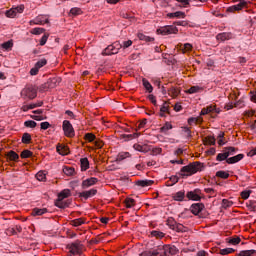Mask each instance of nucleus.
Instances as JSON below:
<instances>
[{"label": "nucleus", "mask_w": 256, "mask_h": 256, "mask_svg": "<svg viewBox=\"0 0 256 256\" xmlns=\"http://www.w3.org/2000/svg\"><path fill=\"white\" fill-rule=\"evenodd\" d=\"M205 169V164L201 162H192L180 170L181 177H191V175H195V173H199Z\"/></svg>", "instance_id": "1"}, {"label": "nucleus", "mask_w": 256, "mask_h": 256, "mask_svg": "<svg viewBox=\"0 0 256 256\" xmlns=\"http://www.w3.org/2000/svg\"><path fill=\"white\" fill-rule=\"evenodd\" d=\"M68 197H71V190L64 189L58 194V199L55 201V206L59 209H67L69 207L70 202L64 201Z\"/></svg>", "instance_id": "2"}, {"label": "nucleus", "mask_w": 256, "mask_h": 256, "mask_svg": "<svg viewBox=\"0 0 256 256\" xmlns=\"http://www.w3.org/2000/svg\"><path fill=\"white\" fill-rule=\"evenodd\" d=\"M23 99L33 100L37 97V86L33 84H27L20 93Z\"/></svg>", "instance_id": "3"}, {"label": "nucleus", "mask_w": 256, "mask_h": 256, "mask_svg": "<svg viewBox=\"0 0 256 256\" xmlns=\"http://www.w3.org/2000/svg\"><path fill=\"white\" fill-rule=\"evenodd\" d=\"M172 249L173 248L171 246H161L152 252L142 253L141 256H169V253H171Z\"/></svg>", "instance_id": "4"}, {"label": "nucleus", "mask_w": 256, "mask_h": 256, "mask_svg": "<svg viewBox=\"0 0 256 256\" xmlns=\"http://www.w3.org/2000/svg\"><path fill=\"white\" fill-rule=\"evenodd\" d=\"M121 43L119 41H116L112 43L111 45H108L103 51V56H111V55H117L119 53V50L121 49Z\"/></svg>", "instance_id": "5"}, {"label": "nucleus", "mask_w": 256, "mask_h": 256, "mask_svg": "<svg viewBox=\"0 0 256 256\" xmlns=\"http://www.w3.org/2000/svg\"><path fill=\"white\" fill-rule=\"evenodd\" d=\"M67 249L72 255H79L81 254V249H83V244H81V241L76 240L74 243L68 244Z\"/></svg>", "instance_id": "6"}, {"label": "nucleus", "mask_w": 256, "mask_h": 256, "mask_svg": "<svg viewBox=\"0 0 256 256\" xmlns=\"http://www.w3.org/2000/svg\"><path fill=\"white\" fill-rule=\"evenodd\" d=\"M178 32H179V29H177V27L173 25L164 26L157 30V33H159L160 35H173V34L175 35Z\"/></svg>", "instance_id": "7"}, {"label": "nucleus", "mask_w": 256, "mask_h": 256, "mask_svg": "<svg viewBox=\"0 0 256 256\" xmlns=\"http://www.w3.org/2000/svg\"><path fill=\"white\" fill-rule=\"evenodd\" d=\"M23 11H25V6L20 5V6L12 7L11 9L7 10L5 12V15L9 19H14V17H17V13H23Z\"/></svg>", "instance_id": "8"}, {"label": "nucleus", "mask_w": 256, "mask_h": 256, "mask_svg": "<svg viewBox=\"0 0 256 256\" xmlns=\"http://www.w3.org/2000/svg\"><path fill=\"white\" fill-rule=\"evenodd\" d=\"M62 129L66 137H75V130L73 129V125L70 121L64 120L62 124Z\"/></svg>", "instance_id": "9"}, {"label": "nucleus", "mask_w": 256, "mask_h": 256, "mask_svg": "<svg viewBox=\"0 0 256 256\" xmlns=\"http://www.w3.org/2000/svg\"><path fill=\"white\" fill-rule=\"evenodd\" d=\"M201 189L196 188L193 191H188L186 194L187 199L190 201H200L201 200Z\"/></svg>", "instance_id": "10"}, {"label": "nucleus", "mask_w": 256, "mask_h": 256, "mask_svg": "<svg viewBox=\"0 0 256 256\" xmlns=\"http://www.w3.org/2000/svg\"><path fill=\"white\" fill-rule=\"evenodd\" d=\"M95 195H97V189H90L88 191H83L78 193V197L80 199H85L86 201L90 197H95Z\"/></svg>", "instance_id": "11"}, {"label": "nucleus", "mask_w": 256, "mask_h": 256, "mask_svg": "<svg viewBox=\"0 0 256 256\" xmlns=\"http://www.w3.org/2000/svg\"><path fill=\"white\" fill-rule=\"evenodd\" d=\"M203 209H205V204L203 203H194L190 206V211L193 215H199Z\"/></svg>", "instance_id": "12"}, {"label": "nucleus", "mask_w": 256, "mask_h": 256, "mask_svg": "<svg viewBox=\"0 0 256 256\" xmlns=\"http://www.w3.org/2000/svg\"><path fill=\"white\" fill-rule=\"evenodd\" d=\"M243 7H247V1H241L239 4L230 6L227 8V11L229 13H235V11H241Z\"/></svg>", "instance_id": "13"}, {"label": "nucleus", "mask_w": 256, "mask_h": 256, "mask_svg": "<svg viewBox=\"0 0 256 256\" xmlns=\"http://www.w3.org/2000/svg\"><path fill=\"white\" fill-rule=\"evenodd\" d=\"M99 181V179L95 177L88 178L82 182V189H89V187H93Z\"/></svg>", "instance_id": "14"}, {"label": "nucleus", "mask_w": 256, "mask_h": 256, "mask_svg": "<svg viewBox=\"0 0 256 256\" xmlns=\"http://www.w3.org/2000/svg\"><path fill=\"white\" fill-rule=\"evenodd\" d=\"M217 41H229V39H233V34L230 32H223L216 35Z\"/></svg>", "instance_id": "15"}, {"label": "nucleus", "mask_w": 256, "mask_h": 256, "mask_svg": "<svg viewBox=\"0 0 256 256\" xmlns=\"http://www.w3.org/2000/svg\"><path fill=\"white\" fill-rule=\"evenodd\" d=\"M244 157H245L244 154H238L236 156L228 158L226 160V163H228V165H233L235 163H239V161H241Z\"/></svg>", "instance_id": "16"}, {"label": "nucleus", "mask_w": 256, "mask_h": 256, "mask_svg": "<svg viewBox=\"0 0 256 256\" xmlns=\"http://www.w3.org/2000/svg\"><path fill=\"white\" fill-rule=\"evenodd\" d=\"M47 213V208H34L32 209L31 215L33 217H41V215H45Z\"/></svg>", "instance_id": "17"}, {"label": "nucleus", "mask_w": 256, "mask_h": 256, "mask_svg": "<svg viewBox=\"0 0 256 256\" xmlns=\"http://www.w3.org/2000/svg\"><path fill=\"white\" fill-rule=\"evenodd\" d=\"M50 89H55L61 83V78H50L47 80Z\"/></svg>", "instance_id": "18"}, {"label": "nucleus", "mask_w": 256, "mask_h": 256, "mask_svg": "<svg viewBox=\"0 0 256 256\" xmlns=\"http://www.w3.org/2000/svg\"><path fill=\"white\" fill-rule=\"evenodd\" d=\"M168 17L169 19H173V18H177V19H185L186 15L185 12H181V11H176L173 13H168Z\"/></svg>", "instance_id": "19"}, {"label": "nucleus", "mask_w": 256, "mask_h": 256, "mask_svg": "<svg viewBox=\"0 0 256 256\" xmlns=\"http://www.w3.org/2000/svg\"><path fill=\"white\" fill-rule=\"evenodd\" d=\"M154 181L153 180H138L136 181V185L138 187H151L153 185Z\"/></svg>", "instance_id": "20"}, {"label": "nucleus", "mask_w": 256, "mask_h": 256, "mask_svg": "<svg viewBox=\"0 0 256 256\" xmlns=\"http://www.w3.org/2000/svg\"><path fill=\"white\" fill-rule=\"evenodd\" d=\"M174 201H183L185 199V192L184 190L178 191L172 195Z\"/></svg>", "instance_id": "21"}, {"label": "nucleus", "mask_w": 256, "mask_h": 256, "mask_svg": "<svg viewBox=\"0 0 256 256\" xmlns=\"http://www.w3.org/2000/svg\"><path fill=\"white\" fill-rule=\"evenodd\" d=\"M203 91V87L200 86H192L188 90H186V93L189 95H193L194 93H201Z\"/></svg>", "instance_id": "22"}, {"label": "nucleus", "mask_w": 256, "mask_h": 256, "mask_svg": "<svg viewBox=\"0 0 256 256\" xmlns=\"http://www.w3.org/2000/svg\"><path fill=\"white\" fill-rule=\"evenodd\" d=\"M166 225L169 227V229H171L172 231L175 230V227L177 226V221L174 220L173 217H169L167 220H166Z\"/></svg>", "instance_id": "23"}, {"label": "nucleus", "mask_w": 256, "mask_h": 256, "mask_svg": "<svg viewBox=\"0 0 256 256\" xmlns=\"http://www.w3.org/2000/svg\"><path fill=\"white\" fill-rule=\"evenodd\" d=\"M177 183H179V177L171 176L169 181L166 182V187H173V185H177Z\"/></svg>", "instance_id": "24"}, {"label": "nucleus", "mask_w": 256, "mask_h": 256, "mask_svg": "<svg viewBox=\"0 0 256 256\" xmlns=\"http://www.w3.org/2000/svg\"><path fill=\"white\" fill-rule=\"evenodd\" d=\"M165 113H169V102H164L160 108V117H165Z\"/></svg>", "instance_id": "25"}, {"label": "nucleus", "mask_w": 256, "mask_h": 256, "mask_svg": "<svg viewBox=\"0 0 256 256\" xmlns=\"http://www.w3.org/2000/svg\"><path fill=\"white\" fill-rule=\"evenodd\" d=\"M80 165H81V171H87V169H89V159L81 158Z\"/></svg>", "instance_id": "26"}, {"label": "nucleus", "mask_w": 256, "mask_h": 256, "mask_svg": "<svg viewBox=\"0 0 256 256\" xmlns=\"http://www.w3.org/2000/svg\"><path fill=\"white\" fill-rule=\"evenodd\" d=\"M142 83H143V87H145V89H146V91H148V93H153V86L151 85L149 80L143 78Z\"/></svg>", "instance_id": "27"}, {"label": "nucleus", "mask_w": 256, "mask_h": 256, "mask_svg": "<svg viewBox=\"0 0 256 256\" xmlns=\"http://www.w3.org/2000/svg\"><path fill=\"white\" fill-rule=\"evenodd\" d=\"M173 129V125H171L170 122H166L164 126L160 128V133H164V135H167V131H171Z\"/></svg>", "instance_id": "28"}, {"label": "nucleus", "mask_w": 256, "mask_h": 256, "mask_svg": "<svg viewBox=\"0 0 256 256\" xmlns=\"http://www.w3.org/2000/svg\"><path fill=\"white\" fill-rule=\"evenodd\" d=\"M191 49H193L191 43L180 44V51H182V53H188Z\"/></svg>", "instance_id": "29"}, {"label": "nucleus", "mask_w": 256, "mask_h": 256, "mask_svg": "<svg viewBox=\"0 0 256 256\" xmlns=\"http://www.w3.org/2000/svg\"><path fill=\"white\" fill-rule=\"evenodd\" d=\"M7 157L10 161H19V154L11 150L7 153Z\"/></svg>", "instance_id": "30"}, {"label": "nucleus", "mask_w": 256, "mask_h": 256, "mask_svg": "<svg viewBox=\"0 0 256 256\" xmlns=\"http://www.w3.org/2000/svg\"><path fill=\"white\" fill-rule=\"evenodd\" d=\"M56 149L59 155H69V148L67 146H57Z\"/></svg>", "instance_id": "31"}, {"label": "nucleus", "mask_w": 256, "mask_h": 256, "mask_svg": "<svg viewBox=\"0 0 256 256\" xmlns=\"http://www.w3.org/2000/svg\"><path fill=\"white\" fill-rule=\"evenodd\" d=\"M70 223L73 227H81V225H84L85 219L83 218L74 219Z\"/></svg>", "instance_id": "32"}, {"label": "nucleus", "mask_w": 256, "mask_h": 256, "mask_svg": "<svg viewBox=\"0 0 256 256\" xmlns=\"http://www.w3.org/2000/svg\"><path fill=\"white\" fill-rule=\"evenodd\" d=\"M138 39H140V41H145L146 43H151V41H155L154 38H151L149 36H146L143 33H139L138 34Z\"/></svg>", "instance_id": "33"}, {"label": "nucleus", "mask_w": 256, "mask_h": 256, "mask_svg": "<svg viewBox=\"0 0 256 256\" xmlns=\"http://www.w3.org/2000/svg\"><path fill=\"white\" fill-rule=\"evenodd\" d=\"M174 231H176L177 233H185V231H187V227L177 222Z\"/></svg>", "instance_id": "34"}, {"label": "nucleus", "mask_w": 256, "mask_h": 256, "mask_svg": "<svg viewBox=\"0 0 256 256\" xmlns=\"http://www.w3.org/2000/svg\"><path fill=\"white\" fill-rule=\"evenodd\" d=\"M179 93H181V91H179V89L175 88V87H171L168 90V95H170L171 97H173V99H175V97H177L179 95Z\"/></svg>", "instance_id": "35"}, {"label": "nucleus", "mask_w": 256, "mask_h": 256, "mask_svg": "<svg viewBox=\"0 0 256 256\" xmlns=\"http://www.w3.org/2000/svg\"><path fill=\"white\" fill-rule=\"evenodd\" d=\"M63 173L68 175V177H71V175H75V168L66 166L63 169Z\"/></svg>", "instance_id": "36"}, {"label": "nucleus", "mask_w": 256, "mask_h": 256, "mask_svg": "<svg viewBox=\"0 0 256 256\" xmlns=\"http://www.w3.org/2000/svg\"><path fill=\"white\" fill-rule=\"evenodd\" d=\"M229 159V154L224 150V153H219L216 157V161H227Z\"/></svg>", "instance_id": "37"}, {"label": "nucleus", "mask_w": 256, "mask_h": 256, "mask_svg": "<svg viewBox=\"0 0 256 256\" xmlns=\"http://www.w3.org/2000/svg\"><path fill=\"white\" fill-rule=\"evenodd\" d=\"M224 151L226 152V154L228 155V157H231V155H235V153H237L238 149L235 147H226L224 148Z\"/></svg>", "instance_id": "38"}, {"label": "nucleus", "mask_w": 256, "mask_h": 256, "mask_svg": "<svg viewBox=\"0 0 256 256\" xmlns=\"http://www.w3.org/2000/svg\"><path fill=\"white\" fill-rule=\"evenodd\" d=\"M45 23H49V20H41V18L37 17L35 20L30 21V25H45Z\"/></svg>", "instance_id": "39"}, {"label": "nucleus", "mask_w": 256, "mask_h": 256, "mask_svg": "<svg viewBox=\"0 0 256 256\" xmlns=\"http://www.w3.org/2000/svg\"><path fill=\"white\" fill-rule=\"evenodd\" d=\"M122 137L125 141H131L132 139H137V137H139V133L124 134Z\"/></svg>", "instance_id": "40"}, {"label": "nucleus", "mask_w": 256, "mask_h": 256, "mask_svg": "<svg viewBox=\"0 0 256 256\" xmlns=\"http://www.w3.org/2000/svg\"><path fill=\"white\" fill-rule=\"evenodd\" d=\"M124 203L127 209H131L132 207H135V199L133 198H126Z\"/></svg>", "instance_id": "41"}, {"label": "nucleus", "mask_w": 256, "mask_h": 256, "mask_svg": "<svg viewBox=\"0 0 256 256\" xmlns=\"http://www.w3.org/2000/svg\"><path fill=\"white\" fill-rule=\"evenodd\" d=\"M216 177H220V179H229V172L220 170L216 172Z\"/></svg>", "instance_id": "42"}, {"label": "nucleus", "mask_w": 256, "mask_h": 256, "mask_svg": "<svg viewBox=\"0 0 256 256\" xmlns=\"http://www.w3.org/2000/svg\"><path fill=\"white\" fill-rule=\"evenodd\" d=\"M21 159H29V157H33V152L30 150H24L20 154Z\"/></svg>", "instance_id": "43"}, {"label": "nucleus", "mask_w": 256, "mask_h": 256, "mask_svg": "<svg viewBox=\"0 0 256 256\" xmlns=\"http://www.w3.org/2000/svg\"><path fill=\"white\" fill-rule=\"evenodd\" d=\"M24 127H28L29 129H35V127H37V122L33 120H27L24 122Z\"/></svg>", "instance_id": "44"}, {"label": "nucleus", "mask_w": 256, "mask_h": 256, "mask_svg": "<svg viewBox=\"0 0 256 256\" xmlns=\"http://www.w3.org/2000/svg\"><path fill=\"white\" fill-rule=\"evenodd\" d=\"M256 251L255 250H242L238 254V256H253L255 255Z\"/></svg>", "instance_id": "45"}, {"label": "nucleus", "mask_w": 256, "mask_h": 256, "mask_svg": "<svg viewBox=\"0 0 256 256\" xmlns=\"http://www.w3.org/2000/svg\"><path fill=\"white\" fill-rule=\"evenodd\" d=\"M85 140L88 141L89 143H93L97 137L93 133H86L84 136Z\"/></svg>", "instance_id": "46"}, {"label": "nucleus", "mask_w": 256, "mask_h": 256, "mask_svg": "<svg viewBox=\"0 0 256 256\" xmlns=\"http://www.w3.org/2000/svg\"><path fill=\"white\" fill-rule=\"evenodd\" d=\"M151 235H152V237H156L157 239H163V237H165V234L158 230H153L151 232Z\"/></svg>", "instance_id": "47"}, {"label": "nucleus", "mask_w": 256, "mask_h": 256, "mask_svg": "<svg viewBox=\"0 0 256 256\" xmlns=\"http://www.w3.org/2000/svg\"><path fill=\"white\" fill-rule=\"evenodd\" d=\"M129 157V152H121L117 155L116 161H123Z\"/></svg>", "instance_id": "48"}, {"label": "nucleus", "mask_w": 256, "mask_h": 256, "mask_svg": "<svg viewBox=\"0 0 256 256\" xmlns=\"http://www.w3.org/2000/svg\"><path fill=\"white\" fill-rule=\"evenodd\" d=\"M22 143H25L26 145H29L31 143V134L24 133L22 136Z\"/></svg>", "instance_id": "49"}, {"label": "nucleus", "mask_w": 256, "mask_h": 256, "mask_svg": "<svg viewBox=\"0 0 256 256\" xmlns=\"http://www.w3.org/2000/svg\"><path fill=\"white\" fill-rule=\"evenodd\" d=\"M228 243L231 245H239L241 243V238H239V236L232 237L229 239Z\"/></svg>", "instance_id": "50"}, {"label": "nucleus", "mask_w": 256, "mask_h": 256, "mask_svg": "<svg viewBox=\"0 0 256 256\" xmlns=\"http://www.w3.org/2000/svg\"><path fill=\"white\" fill-rule=\"evenodd\" d=\"M135 151H139L140 153H146L147 149L145 148V146H142L141 144H134L133 145Z\"/></svg>", "instance_id": "51"}, {"label": "nucleus", "mask_w": 256, "mask_h": 256, "mask_svg": "<svg viewBox=\"0 0 256 256\" xmlns=\"http://www.w3.org/2000/svg\"><path fill=\"white\" fill-rule=\"evenodd\" d=\"M30 33L32 35H41V33H45V29L44 28H33L32 30H30Z\"/></svg>", "instance_id": "52"}, {"label": "nucleus", "mask_w": 256, "mask_h": 256, "mask_svg": "<svg viewBox=\"0 0 256 256\" xmlns=\"http://www.w3.org/2000/svg\"><path fill=\"white\" fill-rule=\"evenodd\" d=\"M234 252H235V249L233 248H224L220 250V255H229Z\"/></svg>", "instance_id": "53"}, {"label": "nucleus", "mask_w": 256, "mask_h": 256, "mask_svg": "<svg viewBox=\"0 0 256 256\" xmlns=\"http://www.w3.org/2000/svg\"><path fill=\"white\" fill-rule=\"evenodd\" d=\"M36 179H37L38 181H45V179H47L45 172L39 171V172L36 174Z\"/></svg>", "instance_id": "54"}, {"label": "nucleus", "mask_w": 256, "mask_h": 256, "mask_svg": "<svg viewBox=\"0 0 256 256\" xmlns=\"http://www.w3.org/2000/svg\"><path fill=\"white\" fill-rule=\"evenodd\" d=\"M35 65H36L39 69H41L42 67H45V65H47V59L42 58V59H40Z\"/></svg>", "instance_id": "55"}, {"label": "nucleus", "mask_w": 256, "mask_h": 256, "mask_svg": "<svg viewBox=\"0 0 256 256\" xmlns=\"http://www.w3.org/2000/svg\"><path fill=\"white\" fill-rule=\"evenodd\" d=\"M13 47L12 41H7L2 44V49H5L6 51H9Z\"/></svg>", "instance_id": "56"}, {"label": "nucleus", "mask_w": 256, "mask_h": 256, "mask_svg": "<svg viewBox=\"0 0 256 256\" xmlns=\"http://www.w3.org/2000/svg\"><path fill=\"white\" fill-rule=\"evenodd\" d=\"M200 121H203V120L201 118L191 117L188 119V125H193V123L197 125Z\"/></svg>", "instance_id": "57"}, {"label": "nucleus", "mask_w": 256, "mask_h": 256, "mask_svg": "<svg viewBox=\"0 0 256 256\" xmlns=\"http://www.w3.org/2000/svg\"><path fill=\"white\" fill-rule=\"evenodd\" d=\"M131 45H133V41H131V40L124 41L121 44V49H129V47H131Z\"/></svg>", "instance_id": "58"}, {"label": "nucleus", "mask_w": 256, "mask_h": 256, "mask_svg": "<svg viewBox=\"0 0 256 256\" xmlns=\"http://www.w3.org/2000/svg\"><path fill=\"white\" fill-rule=\"evenodd\" d=\"M71 15H81V13H83V10H81V8H71L70 10Z\"/></svg>", "instance_id": "59"}, {"label": "nucleus", "mask_w": 256, "mask_h": 256, "mask_svg": "<svg viewBox=\"0 0 256 256\" xmlns=\"http://www.w3.org/2000/svg\"><path fill=\"white\" fill-rule=\"evenodd\" d=\"M215 137L213 136H208L205 138V142L208 144V145H215Z\"/></svg>", "instance_id": "60"}, {"label": "nucleus", "mask_w": 256, "mask_h": 256, "mask_svg": "<svg viewBox=\"0 0 256 256\" xmlns=\"http://www.w3.org/2000/svg\"><path fill=\"white\" fill-rule=\"evenodd\" d=\"M6 235H8L9 237H11V235H16L17 234V230L15 228H8L5 231Z\"/></svg>", "instance_id": "61"}, {"label": "nucleus", "mask_w": 256, "mask_h": 256, "mask_svg": "<svg viewBox=\"0 0 256 256\" xmlns=\"http://www.w3.org/2000/svg\"><path fill=\"white\" fill-rule=\"evenodd\" d=\"M47 39H49V35L48 34H44L42 36V38L40 39V45L41 47H43V45H45L47 43Z\"/></svg>", "instance_id": "62"}, {"label": "nucleus", "mask_w": 256, "mask_h": 256, "mask_svg": "<svg viewBox=\"0 0 256 256\" xmlns=\"http://www.w3.org/2000/svg\"><path fill=\"white\" fill-rule=\"evenodd\" d=\"M251 196V191L249 190V191H243V192H241V197H242V199H247L248 197H250Z\"/></svg>", "instance_id": "63"}, {"label": "nucleus", "mask_w": 256, "mask_h": 256, "mask_svg": "<svg viewBox=\"0 0 256 256\" xmlns=\"http://www.w3.org/2000/svg\"><path fill=\"white\" fill-rule=\"evenodd\" d=\"M39 73V68L36 66V65H34V67L33 68H31V70H30V75H37Z\"/></svg>", "instance_id": "64"}]
</instances>
